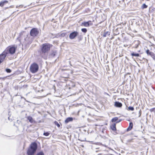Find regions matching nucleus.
<instances>
[{"label": "nucleus", "mask_w": 155, "mask_h": 155, "mask_svg": "<svg viewBox=\"0 0 155 155\" xmlns=\"http://www.w3.org/2000/svg\"><path fill=\"white\" fill-rule=\"evenodd\" d=\"M17 47L15 45H10L7 47L3 52L0 54V64L2 63L8 54H14L16 51Z\"/></svg>", "instance_id": "f257e3e1"}, {"label": "nucleus", "mask_w": 155, "mask_h": 155, "mask_svg": "<svg viewBox=\"0 0 155 155\" xmlns=\"http://www.w3.org/2000/svg\"><path fill=\"white\" fill-rule=\"evenodd\" d=\"M52 45L48 43H44L41 46L40 55L44 59H46L47 54Z\"/></svg>", "instance_id": "f03ea898"}, {"label": "nucleus", "mask_w": 155, "mask_h": 155, "mask_svg": "<svg viewBox=\"0 0 155 155\" xmlns=\"http://www.w3.org/2000/svg\"><path fill=\"white\" fill-rule=\"evenodd\" d=\"M38 148V145L35 142H33L30 145L28 148L27 153L28 155H34Z\"/></svg>", "instance_id": "7ed1b4c3"}, {"label": "nucleus", "mask_w": 155, "mask_h": 155, "mask_svg": "<svg viewBox=\"0 0 155 155\" xmlns=\"http://www.w3.org/2000/svg\"><path fill=\"white\" fill-rule=\"evenodd\" d=\"M39 66L38 64L35 62L33 63L30 66V70L32 73H36L38 70Z\"/></svg>", "instance_id": "20e7f679"}, {"label": "nucleus", "mask_w": 155, "mask_h": 155, "mask_svg": "<svg viewBox=\"0 0 155 155\" xmlns=\"http://www.w3.org/2000/svg\"><path fill=\"white\" fill-rule=\"evenodd\" d=\"M26 36H27V33L25 31H21L17 39L19 40L21 43L23 42L24 41V38H26Z\"/></svg>", "instance_id": "39448f33"}, {"label": "nucleus", "mask_w": 155, "mask_h": 155, "mask_svg": "<svg viewBox=\"0 0 155 155\" xmlns=\"http://www.w3.org/2000/svg\"><path fill=\"white\" fill-rule=\"evenodd\" d=\"M39 31L37 28H33L31 30L30 35L33 37H36L38 34Z\"/></svg>", "instance_id": "423d86ee"}, {"label": "nucleus", "mask_w": 155, "mask_h": 155, "mask_svg": "<svg viewBox=\"0 0 155 155\" xmlns=\"http://www.w3.org/2000/svg\"><path fill=\"white\" fill-rule=\"evenodd\" d=\"M33 41V38L31 36H29L27 34V36L25 38H24V44L25 45L30 44Z\"/></svg>", "instance_id": "0eeeda50"}, {"label": "nucleus", "mask_w": 155, "mask_h": 155, "mask_svg": "<svg viewBox=\"0 0 155 155\" xmlns=\"http://www.w3.org/2000/svg\"><path fill=\"white\" fill-rule=\"evenodd\" d=\"M79 35V32L77 31H74L71 33L69 35V38L71 40L74 39Z\"/></svg>", "instance_id": "6e6552de"}, {"label": "nucleus", "mask_w": 155, "mask_h": 155, "mask_svg": "<svg viewBox=\"0 0 155 155\" xmlns=\"http://www.w3.org/2000/svg\"><path fill=\"white\" fill-rule=\"evenodd\" d=\"M92 25L93 23L92 21H87L82 22L81 24V26H84V27H88Z\"/></svg>", "instance_id": "1a4fd4ad"}, {"label": "nucleus", "mask_w": 155, "mask_h": 155, "mask_svg": "<svg viewBox=\"0 0 155 155\" xmlns=\"http://www.w3.org/2000/svg\"><path fill=\"white\" fill-rule=\"evenodd\" d=\"M146 53L148 55L150 56L153 59L155 60V54L153 52L150 51L149 49H147L146 51Z\"/></svg>", "instance_id": "9d476101"}, {"label": "nucleus", "mask_w": 155, "mask_h": 155, "mask_svg": "<svg viewBox=\"0 0 155 155\" xmlns=\"http://www.w3.org/2000/svg\"><path fill=\"white\" fill-rule=\"evenodd\" d=\"M110 32L108 31H106V30H104L103 32H101V35H102L103 37H105L107 35H110Z\"/></svg>", "instance_id": "9b49d317"}, {"label": "nucleus", "mask_w": 155, "mask_h": 155, "mask_svg": "<svg viewBox=\"0 0 155 155\" xmlns=\"http://www.w3.org/2000/svg\"><path fill=\"white\" fill-rule=\"evenodd\" d=\"M74 118L71 117H67L65 120L64 122L67 124L69 122H72Z\"/></svg>", "instance_id": "f8f14e48"}, {"label": "nucleus", "mask_w": 155, "mask_h": 155, "mask_svg": "<svg viewBox=\"0 0 155 155\" xmlns=\"http://www.w3.org/2000/svg\"><path fill=\"white\" fill-rule=\"evenodd\" d=\"M75 84L74 83L71 81L70 82L69 84V89H72L75 87Z\"/></svg>", "instance_id": "ddd939ff"}, {"label": "nucleus", "mask_w": 155, "mask_h": 155, "mask_svg": "<svg viewBox=\"0 0 155 155\" xmlns=\"http://www.w3.org/2000/svg\"><path fill=\"white\" fill-rule=\"evenodd\" d=\"M110 128L113 131H116L117 128L116 127V123H114L111 124L110 126Z\"/></svg>", "instance_id": "4468645a"}, {"label": "nucleus", "mask_w": 155, "mask_h": 155, "mask_svg": "<svg viewBox=\"0 0 155 155\" xmlns=\"http://www.w3.org/2000/svg\"><path fill=\"white\" fill-rule=\"evenodd\" d=\"M114 106L116 107L120 108L121 107L122 104L119 101H115L114 103Z\"/></svg>", "instance_id": "2eb2a0df"}, {"label": "nucleus", "mask_w": 155, "mask_h": 155, "mask_svg": "<svg viewBox=\"0 0 155 155\" xmlns=\"http://www.w3.org/2000/svg\"><path fill=\"white\" fill-rule=\"evenodd\" d=\"M135 44V46L134 47V48H137L138 47L139 45L140 44V42L138 40L134 41L132 43V44Z\"/></svg>", "instance_id": "dca6fc26"}, {"label": "nucleus", "mask_w": 155, "mask_h": 155, "mask_svg": "<svg viewBox=\"0 0 155 155\" xmlns=\"http://www.w3.org/2000/svg\"><path fill=\"white\" fill-rule=\"evenodd\" d=\"M133 124L132 122H130L129 123V126L127 129V131H129L131 130L133 127Z\"/></svg>", "instance_id": "f3484780"}, {"label": "nucleus", "mask_w": 155, "mask_h": 155, "mask_svg": "<svg viewBox=\"0 0 155 155\" xmlns=\"http://www.w3.org/2000/svg\"><path fill=\"white\" fill-rule=\"evenodd\" d=\"M27 119L29 121V122L32 123H35V121L33 119V118L31 116H28L27 117Z\"/></svg>", "instance_id": "a211bd4d"}, {"label": "nucleus", "mask_w": 155, "mask_h": 155, "mask_svg": "<svg viewBox=\"0 0 155 155\" xmlns=\"http://www.w3.org/2000/svg\"><path fill=\"white\" fill-rule=\"evenodd\" d=\"M57 54V52L56 51H53L50 54V56L51 58H54Z\"/></svg>", "instance_id": "6ab92c4d"}, {"label": "nucleus", "mask_w": 155, "mask_h": 155, "mask_svg": "<svg viewBox=\"0 0 155 155\" xmlns=\"http://www.w3.org/2000/svg\"><path fill=\"white\" fill-rule=\"evenodd\" d=\"M8 1L7 0H4L0 2V6L2 7L5 3H8Z\"/></svg>", "instance_id": "aec40b11"}, {"label": "nucleus", "mask_w": 155, "mask_h": 155, "mask_svg": "<svg viewBox=\"0 0 155 155\" xmlns=\"http://www.w3.org/2000/svg\"><path fill=\"white\" fill-rule=\"evenodd\" d=\"M131 55L132 57H139L140 55L139 54L136 53L134 52H133L132 53H131Z\"/></svg>", "instance_id": "412c9836"}, {"label": "nucleus", "mask_w": 155, "mask_h": 155, "mask_svg": "<svg viewBox=\"0 0 155 155\" xmlns=\"http://www.w3.org/2000/svg\"><path fill=\"white\" fill-rule=\"evenodd\" d=\"M118 118L117 117H115L114 118H113L111 120V121L113 122H116V123H117V120H118Z\"/></svg>", "instance_id": "4be33fe9"}, {"label": "nucleus", "mask_w": 155, "mask_h": 155, "mask_svg": "<svg viewBox=\"0 0 155 155\" xmlns=\"http://www.w3.org/2000/svg\"><path fill=\"white\" fill-rule=\"evenodd\" d=\"M148 6L145 3L143 4L141 6V8L142 9H143L145 8H147Z\"/></svg>", "instance_id": "5701e85b"}, {"label": "nucleus", "mask_w": 155, "mask_h": 155, "mask_svg": "<svg viewBox=\"0 0 155 155\" xmlns=\"http://www.w3.org/2000/svg\"><path fill=\"white\" fill-rule=\"evenodd\" d=\"M35 155H45V154L43 152L41 151L38 152Z\"/></svg>", "instance_id": "b1692460"}, {"label": "nucleus", "mask_w": 155, "mask_h": 155, "mask_svg": "<svg viewBox=\"0 0 155 155\" xmlns=\"http://www.w3.org/2000/svg\"><path fill=\"white\" fill-rule=\"evenodd\" d=\"M127 110H130L133 111L134 110V108L133 107L130 106L128 107Z\"/></svg>", "instance_id": "393cba45"}, {"label": "nucleus", "mask_w": 155, "mask_h": 155, "mask_svg": "<svg viewBox=\"0 0 155 155\" xmlns=\"http://www.w3.org/2000/svg\"><path fill=\"white\" fill-rule=\"evenodd\" d=\"M78 39L79 41L82 40L83 37L81 35H79L77 36Z\"/></svg>", "instance_id": "a878e982"}, {"label": "nucleus", "mask_w": 155, "mask_h": 155, "mask_svg": "<svg viewBox=\"0 0 155 155\" xmlns=\"http://www.w3.org/2000/svg\"><path fill=\"white\" fill-rule=\"evenodd\" d=\"M67 33H62L61 34H59V36L60 37H63L65 36L66 35Z\"/></svg>", "instance_id": "bb28decb"}, {"label": "nucleus", "mask_w": 155, "mask_h": 155, "mask_svg": "<svg viewBox=\"0 0 155 155\" xmlns=\"http://www.w3.org/2000/svg\"><path fill=\"white\" fill-rule=\"evenodd\" d=\"M81 31L82 32L85 33L87 31V29L86 28H82L81 29Z\"/></svg>", "instance_id": "cd10ccee"}, {"label": "nucleus", "mask_w": 155, "mask_h": 155, "mask_svg": "<svg viewBox=\"0 0 155 155\" xmlns=\"http://www.w3.org/2000/svg\"><path fill=\"white\" fill-rule=\"evenodd\" d=\"M50 134V133L48 132H44L43 135L45 136H48Z\"/></svg>", "instance_id": "c85d7f7f"}, {"label": "nucleus", "mask_w": 155, "mask_h": 155, "mask_svg": "<svg viewBox=\"0 0 155 155\" xmlns=\"http://www.w3.org/2000/svg\"><path fill=\"white\" fill-rule=\"evenodd\" d=\"M5 71L8 73H11L12 70L9 68H7L5 69Z\"/></svg>", "instance_id": "c756f323"}, {"label": "nucleus", "mask_w": 155, "mask_h": 155, "mask_svg": "<svg viewBox=\"0 0 155 155\" xmlns=\"http://www.w3.org/2000/svg\"><path fill=\"white\" fill-rule=\"evenodd\" d=\"M54 123L58 127H60V124L57 121H55Z\"/></svg>", "instance_id": "7c9ffc66"}, {"label": "nucleus", "mask_w": 155, "mask_h": 155, "mask_svg": "<svg viewBox=\"0 0 155 155\" xmlns=\"http://www.w3.org/2000/svg\"><path fill=\"white\" fill-rule=\"evenodd\" d=\"M59 35H60L58 33L56 34L55 36L54 37V38H60V37Z\"/></svg>", "instance_id": "2f4dec72"}, {"label": "nucleus", "mask_w": 155, "mask_h": 155, "mask_svg": "<svg viewBox=\"0 0 155 155\" xmlns=\"http://www.w3.org/2000/svg\"><path fill=\"white\" fill-rule=\"evenodd\" d=\"M150 111L151 112H155V107L152 108L150 109Z\"/></svg>", "instance_id": "473e14b6"}, {"label": "nucleus", "mask_w": 155, "mask_h": 155, "mask_svg": "<svg viewBox=\"0 0 155 155\" xmlns=\"http://www.w3.org/2000/svg\"><path fill=\"white\" fill-rule=\"evenodd\" d=\"M141 110H140V111H139V116L138 117H140L141 115Z\"/></svg>", "instance_id": "72a5a7b5"}, {"label": "nucleus", "mask_w": 155, "mask_h": 155, "mask_svg": "<svg viewBox=\"0 0 155 155\" xmlns=\"http://www.w3.org/2000/svg\"><path fill=\"white\" fill-rule=\"evenodd\" d=\"M122 120V119H119V120H118H118H117V123H119Z\"/></svg>", "instance_id": "f704fd0d"}, {"label": "nucleus", "mask_w": 155, "mask_h": 155, "mask_svg": "<svg viewBox=\"0 0 155 155\" xmlns=\"http://www.w3.org/2000/svg\"><path fill=\"white\" fill-rule=\"evenodd\" d=\"M130 74V73H127V74H125L124 75V77H125H125H126V76H127L128 75H129Z\"/></svg>", "instance_id": "c9c22d12"}, {"label": "nucleus", "mask_w": 155, "mask_h": 155, "mask_svg": "<svg viewBox=\"0 0 155 155\" xmlns=\"http://www.w3.org/2000/svg\"><path fill=\"white\" fill-rule=\"evenodd\" d=\"M23 6V5H19L18 6V7H19V8H22Z\"/></svg>", "instance_id": "e433bc0d"}, {"label": "nucleus", "mask_w": 155, "mask_h": 155, "mask_svg": "<svg viewBox=\"0 0 155 155\" xmlns=\"http://www.w3.org/2000/svg\"><path fill=\"white\" fill-rule=\"evenodd\" d=\"M42 122L41 121V120H39V121H38V123H41Z\"/></svg>", "instance_id": "4c0bfd02"}, {"label": "nucleus", "mask_w": 155, "mask_h": 155, "mask_svg": "<svg viewBox=\"0 0 155 155\" xmlns=\"http://www.w3.org/2000/svg\"><path fill=\"white\" fill-rule=\"evenodd\" d=\"M124 46L125 47H127V45H124Z\"/></svg>", "instance_id": "58836bf2"}, {"label": "nucleus", "mask_w": 155, "mask_h": 155, "mask_svg": "<svg viewBox=\"0 0 155 155\" xmlns=\"http://www.w3.org/2000/svg\"><path fill=\"white\" fill-rule=\"evenodd\" d=\"M18 6L19 5H17L16 6V8H18V7H18Z\"/></svg>", "instance_id": "ea45409f"}, {"label": "nucleus", "mask_w": 155, "mask_h": 155, "mask_svg": "<svg viewBox=\"0 0 155 155\" xmlns=\"http://www.w3.org/2000/svg\"><path fill=\"white\" fill-rule=\"evenodd\" d=\"M2 78H0V79H2Z\"/></svg>", "instance_id": "a19ab883"}, {"label": "nucleus", "mask_w": 155, "mask_h": 155, "mask_svg": "<svg viewBox=\"0 0 155 155\" xmlns=\"http://www.w3.org/2000/svg\"><path fill=\"white\" fill-rule=\"evenodd\" d=\"M91 142L92 143H92L93 142V141H91V142Z\"/></svg>", "instance_id": "79ce46f5"}, {"label": "nucleus", "mask_w": 155, "mask_h": 155, "mask_svg": "<svg viewBox=\"0 0 155 155\" xmlns=\"http://www.w3.org/2000/svg\"><path fill=\"white\" fill-rule=\"evenodd\" d=\"M10 7H13V6H10Z\"/></svg>", "instance_id": "37998d69"}]
</instances>
